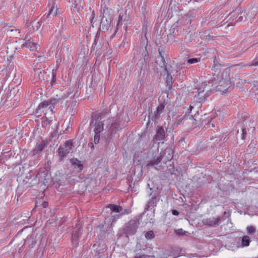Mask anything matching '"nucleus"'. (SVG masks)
Returning <instances> with one entry per match:
<instances>
[{"mask_svg":"<svg viewBox=\"0 0 258 258\" xmlns=\"http://www.w3.org/2000/svg\"><path fill=\"white\" fill-rule=\"evenodd\" d=\"M161 160V157H157V158H154L152 160H151L149 163L147 164V166H153L155 165H157Z\"/></svg>","mask_w":258,"mask_h":258,"instance_id":"19","label":"nucleus"},{"mask_svg":"<svg viewBox=\"0 0 258 258\" xmlns=\"http://www.w3.org/2000/svg\"><path fill=\"white\" fill-rule=\"evenodd\" d=\"M255 228L253 226H248L247 228V232L248 234H252L255 231Z\"/></svg>","mask_w":258,"mask_h":258,"instance_id":"29","label":"nucleus"},{"mask_svg":"<svg viewBox=\"0 0 258 258\" xmlns=\"http://www.w3.org/2000/svg\"><path fill=\"white\" fill-rule=\"evenodd\" d=\"M23 45L32 51L36 50L39 46L32 38L29 39Z\"/></svg>","mask_w":258,"mask_h":258,"instance_id":"7","label":"nucleus"},{"mask_svg":"<svg viewBox=\"0 0 258 258\" xmlns=\"http://www.w3.org/2000/svg\"><path fill=\"white\" fill-rule=\"evenodd\" d=\"M237 14H238L237 12L236 11H234L232 12L230 14V17H231V18H232V17H233V18H234V17H235V19H236V18H237Z\"/></svg>","mask_w":258,"mask_h":258,"instance_id":"31","label":"nucleus"},{"mask_svg":"<svg viewBox=\"0 0 258 258\" xmlns=\"http://www.w3.org/2000/svg\"><path fill=\"white\" fill-rule=\"evenodd\" d=\"M73 146V143L71 141H67L65 144L61 146L58 149L59 156L63 158L67 156L70 152Z\"/></svg>","mask_w":258,"mask_h":258,"instance_id":"6","label":"nucleus"},{"mask_svg":"<svg viewBox=\"0 0 258 258\" xmlns=\"http://www.w3.org/2000/svg\"><path fill=\"white\" fill-rule=\"evenodd\" d=\"M175 232L176 234L178 235H183L186 232L185 231L183 230L182 229H177L175 231Z\"/></svg>","mask_w":258,"mask_h":258,"instance_id":"28","label":"nucleus"},{"mask_svg":"<svg viewBox=\"0 0 258 258\" xmlns=\"http://www.w3.org/2000/svg\"><path fill=\"white\" fill-rule=\"evenodd\" d=\"M52 83H54L55 82L56 78V73L54 72V70H52Z\"/></svg>","mask_w":258,"mask_h":258,"instance_id":"32","label":"nucleus"},{"mask_svg":"<svg viewBox=\"0 0 258 258\" xmlns=\"http://www.w3.org/2000/svg\"><path fill=\"white\" fill-rule=\"evenodd\" d=\"M82 233V229L81 228H79L76 229L75 231H73V235H72V241L73 242H75V241H77L79 239L80 236Z\"/></svg>","mask_w":258,"mask_h":258,"instance_id":"14","label":"nucleus"},{"mask_svg":"<svg viewBox=\"0 0 258 258\" xmlns=\"http://www.w3.org/2000/svg\"><path fill=\"white\" fill-rule=\"evenodd\" d=\"M217 78V81L215 80L212 86L215 85L217 91L226 92L230 87L231 84L229 76L226 74L225 77H224L223 73H221V74H218ZM214 79H215V78Z\"/></svg>","mask_w":258,"mask_h":258,"instance_id":"2","label":"nucleus"},{"mask_svg":"<svg viewBox=\"0 0 258 258\" xmlns=\"http://www.w3.org/2000/svg\"><path fill=\"white\" fill-rule=\"evenodd\" d=\"M172 214L174 215H178V212L176 210H173L172 211Z\"/></svg>","mask_w":258,"mask_h":258,"instance_id":"35","label":"nucleus"},{"mask_svg":"<svg viewBox=\"0 0 258 258\" xmlns=\"http://www.w3.org/2000/svg\"><path fill=\"white\" fill-rule=\"evenodd\" d=\"M165 152H169H169H170V150L169 149H166V150H165Z\"/></svg>","mask_w":258,"mask_h":258,"instance_id":"39","label":"nucleus"},{"mask_svg":"<svg viewBox=\"0 0 258 258\" xmlns=\"http://www.w3.org/2000/svg\"><path fill=\"white\" fill-rule=\"evenodd\" d=\"M34 71L38 74V76L40 79L44 80L45 78L44 77V72H42L41 71H39V69H37L36 68H34Z\"/></svg>","mask_w":258,"mask_h":258,"instance_id":"24","label":"nucleus"},{"mask_svg":"<svg viewBox=\"0 0 258 258\" xmlns=\"http://www.w3.org/2000/svg\"><path fill=\"white\" fill-rule=\"evenodd\" d=\"M257 65H258V55L252 61L251 63L250 64V66H256Z\"/></svg>","mask_w":258,"mask_h":258,"instance_id":"30","label":"nucleus"},{"mask_svg":"<svg viewBox=\"0 0 258 258\" xmlns=\"http://www.w3.org/2000/svg\"><path fill=\"white\" fill-rule=\"evenodd\" d=\"M145 236L147 239H152L155 237V234L153 231H149L145 233Z\"/></svg>","mask_w":258,"mask_h":258,"instance_id":"23","label":"nucleus"},{"mask_svg":"<svg viewBox=\"0 0 258 258\" xmlns=\"http://www.w3.org/2000/svg\"><path fill=\"white\" fill-rule=\"evenodd\" d=\"M183 119L191 120L192 123L196 121V120L194 118L192 115L189 114L185 115L184 116Z\"/></svg>","mask_w":258,"mask_h":258,"instance_id":"26","label":"nucleus"},{"mask_svg":"<svg viewBox=\"0 0 258 258\" xmlns=\"http://www.w3.org/2000/svg\"><path fill=\"white\" fill-rule=\"evenodd\" d=\"M192 108H193V106H192V105H190V107H189V110H190V111H191V109H192Z\"/></svg>","mask_w":258,"mask_h":258,"instance_id":"41","label":"nucleus"},{"mask_svg":"<svg viewBox=\"0 0 258 258\" xmlns=\"http://www.w3.org/2000/svg\"><path fill=\"white\" fill-rule=\"evenodd\" d=\"M110 25V20L107 19V18L103 17L100 23V27L102 30L105 31L108 30Z\"/></svg>","mask_w":258,"mask_h":258,"instance_id":"11","label":"nucleus"},{"mask_svg":"<svg viewBox=\"0 0 258 258\" xmlns=\"http://www.w3.org/2000/svg\"><path fill=\"white\" fill-rule=\"evenodd\" d=\"M94 132L95 135L94 137V142L95 144L99 143L100 140V133L103 131L104 129V124L100 120H96L94 123Z\"/></svg>","mask_w":258,"mask_h":258,"instance_id":"4","label":"nucleus"},{"mask_svg":"<svg viewBox=\"0 0 258 258\" xmlns=\"http://www.w3.org/2000/svg\"><path fill=\"white\" fill-rule=\"evenodd\" d=\"M71 163L73 165L75 168H78L80 170H82L83 168V165L81 163V162L77 159H72L71 160Z\"/></svg>","mask_w":258,"mask_h":258,"instance_id":"18","label":"nucleus"},{"mask_svg":"<svg viewBox=\"0 0 258 258\" xmlns=\"http://www.w3.org/2000/svg\"><path fill=\"white\" fill-rule=\"evenodd\" d=\"M165 106L163 104L160 105L157 108V113L156 114V118H158L164 109Z\"/></svg>","mask_w":258,"mask_h":258,"instance_id":"20","label":"nucleus"},{"mask_svg":"<svg viewBox=\"0 0 258 258\" xmlns=\"http://www.w3.org/2000/svg\"><path fill=\"white\" fill-rule=\"evenodd\" d=\"M109 123H111L108 130L110 137L117 138L118 137V135L116 134V131H118L119 128H121L122 127L119 126L116 119L114 118L110 119L109 120Z\"/></svg>","mask_w":258,"mask_h":258,"instance_id":"5","label":"nucleus"},{"mask_svg":"<svg viewBox=\"0 0 258 258\" xmlns=\"http://www.w3.org/2000/svg\"><path fill=\"white\" fill-rule=\"evenodd\" d=\"M242 132H243V135H244L245 134V129H243L242 130Z\"/></svg>","mask_w":258,"mask_h":258,"instance_id":"40","label":"nucleus"},{"mask_svg":"<svg viewBox=\"0 0 258 258\" xmlns=\"http://www.w3.org/2000/svg\"><path fill=\"white\" fill-rule=\"evenodd\" d=\"M157 65H158L161 69H165L166 68V62L164 58L161 55L158 57L156 61Z\"/></svg>","mask_w":258,"mask_h":258,"instance_id":"13","label":"nucleus"},{"mask_svg":"<svg viewBox=\"0 0 258 258\" xmlns=\"http://www.w3.org/2000/svg\"><path fill=\"white\" fill-rule=\"evenodd\" d=\"M45 58L43 56H39L37 59H36V61L37 62H42L45 60Z\"/></svg>","mask_w":258,"mask_h":258,"instance_id":"33","label":"nucleus"},{"mask_svg":"<svg viewBox=\"0 0 258 258\" xmlns=\"http://www.w3.org/2000/svg\"><path fill=\"white\" fill-rule=\"evenodd\" d=\"M94 119H92V121H91V125H92V124H94Z\"/></svg>","mask_w":258,"mask_h":258,"instance_id":"42","label":"nucleus"},{"mask_svg":"<svg viewBox=\"0 0 258 258\" xmlns=\"http://www.w3.org/2000/svg\"><path fill=\"white\" fill-rule=\"evenodd\" d=\"M88 146L92 149H94V145L93 144L92 142H90L88 144Z\"/></svg>","mask_w":258,"mask_h":258,"instance_id":"34","label":"nucleus"},{"mask_svg":"<svg viewBox=\"0 0 258 258\" xmlns=\"http://www.w3.org/2000/svg\"><path fill=\"white\" fill-rule=\"evenodd\" d=\"M41 26V23L38 21H33L28 26V29L31 31L38 30Z\"/></svg>","mask_w":258,"mask_h":258,"instance_id":"16","label":"nucleus"},{"mask_svg":"<svg viewBox=\"0 0 258 258\" xmlns=\"http://www.w3.org/2000/svg\"><path fill=\"white\" fill-rule=\"evenodd\" d=\"M172 157V156L171 155H169V157H168L167 158V160H171V159Z\"/></svg>","mask_w":258,"mask_h":258,"instance_id":"37","label":"nucleus"},{"mask_svg":"<svg viewBox=\"0 0 258 258\" xmlns=\"http://www.w3.org/2000/svg\"><path fill=\"white\" fill-rule=\"evenodd\" d=\"M45 145L44 143L41 142V143H38L35 147V148L33 150V154L35 155L39 152L42 151V150L44 149Z\"/></svg>","mask_w":258,"mask_h":258,"instance_id":"17","label":"nucleus"},{"mask_svg":"<svg viewBox=\"0 0 258 258\" xmlns=\"http://www.w3.org/2000/svg\"><path fill=\"white\" fill-rule=\"evenodd\" d=\"M47 204V203H46V202H44V203H43V207H46Z\"/></svg>","mask_w":258,"mask_h":258,"instance_id":"38","label":"nucleus"},{"mask_svg":"<svg viewBox=\"0 0 258 258\" xmlns=\"http://www.w3.org/2000/svg\"><path fill=\"white\" fill-rule=\"evenodd\" d=\"M220 219L219 217H212L207 220V224L211 226H216L219 225Z\"/></svg>","mask_w":258,"mask_h":258,"instance_id":"12","label":"nucleus"},{"mask_svg":"<svg viewBox=\"0 0 258 258\" xmlns=\"http://www.w3.org/2000/svg\"><path fill=\"white\" fill-rule=\"evenodd\" d=\"M160 73L162 76H166L165 78V81L167 86L169 88H170L173 83L172 77L169 74L167 68H165V69L161 71Z\"/></svg>","mask_w":258,"mask_h":258,"instance_id":"8","label":"nucleus"},{"mask_svg":"<svg viewBox=\"0 0 258 258\" xmlns=\"http://www.w3.org/2000/svg\"><path fill=\"white\" fill-rule=\"evenodd\" d=\"M210 92V91H206L205 92H197V94L195 96L196 101L199 103L204 101L206 97L209 96Z\"/></svg>","mask_w":258,"mask_h":258,"instance_id":"10","label":"nucleus"},{"mask_svg":"<svg viewBox=\"0 0 258 258\" xmlns=\"http://www.w3.org/2000/svg\"><path fill=\"white\" fill-rule=\"evenodd\" d=\"M57 11H58L57 8L55 7L54 6H52L49 12L48 16H55L57 14Z\"/></svg>","mask_w":258,"mask_h":258,"instance_id":"22","label":"nucleus"},{"mask_svg":"<svg viewBox=\"0 0 258 258\" xmlns=\"http://www.w3.org/2000/svg\"><path fill=\"white\" fill-rule=\"evenodd\" d=\"M220 65L218 63V62L217 61H214V64L212 67V69L213 70H214L215 72H216L219 71V70L220 69Z\"/></svg>","mask_w":258,"mask_h":258,"instance_id":"25","label":"nucleus"},{"mask_svg":"<svg viewBox=\"0 0 258 258\" xmlns=\"http://www.w3.org/2000/svg\"><path fill=\"white\" fill-rule=\"evenodd\" d=\"M111 210L112 217L116 216V218H119L121 216L125 214H128L131 213L130 209H123L121 206L114 205H109L108 206Z\"/></svg>","mask_w":258,"mask_h":258,"instance_id":"3","label":"nucleus"},{"mask_svg":"<svg viewBox=\"0 0 258 258\" xmlns=\"http://www.w3.org/2000/svg\"><path fill=\"white\" fill-rule=\"evenodd\" d=\"M250 240L249 237L248 236H244L243 237L242 239V246H248L249 244Z\"/></svg>","mask_w":258,"mask_h":258,"instance_id":"21","label":"nucleus"},{"mask_svg":"<svg viewBox=\"0 0 258 258\" xmlns=\"http://www.w3.org/2000/svg\"><path fill=\"white\" fill-rule=\"evenodd\" d=\"M199 60H200V59L197 58H190V59H188L187 63L188 64L195 63L199 62Z\"/></svg>","mask_w":258,"mask_h":258,"instance_id":"27","label":"nucleus"},{"mask_svg":"<svg viewBox=\"0 0 258 258\" xmlns=\"http://www.w3.org/2000/svg\"><path fill=\"white\" fill-rule=\"evenodd\" d=\"M211 83L208 82H203L201 86L198 89L197 92H205L206 91H211L212 90Z\"/></svg>","mask_w":258,"mask_h":258,"instance_id":"9","label":"nucleus"},{"mask_svg":"<svg viewBox=\"0 0 258 258\" xmlns=\"http://www.w3.org/2000/svg\"><path fill=\"white\" fill-rule=\"evenodd\" d=\"M68 95L66 94L65 92H61L59 94H57L55 98L51 99L50 101H44L41 103L38 107V111L40 110L41 108H47L49 106L48 110L45 113L46 117L47 118L49 117V115H51L53 113V109L54 105L62 103V101L67 98ZM51 118V117H49Z\"/></svg>","mask_w":258,"mask_h":258,"instance_id":"1","label":"nucleus"},{"mask_svg":"<svg viewBox=\"0 0 258 258\" xmlns=\"http://www.w3.org/2000/svg\"><path fill=\"white\" fill-rule=\"evenodd\" d=\"M165 136L164 129L162 127H158L156 135V139L158 140H163Z\"/></svg>","mask_w":258,"mask_h":258,"instance_id":"15","label":"nucleus"},{"mask_svg":"<svg viewBox=\"0 0 258 258\" xmlns=\"http://www.w3.org/2000/svg\"><path fill=\"white\" fill-rule=\"evenodd\" d=\"M242 16H240L239 17H238V20H237V21H241V20H242Z\"/></svg>","mask_w":258,"mask_h":258,"instance_id":"36","label":"nucleus"}]
</instances>
